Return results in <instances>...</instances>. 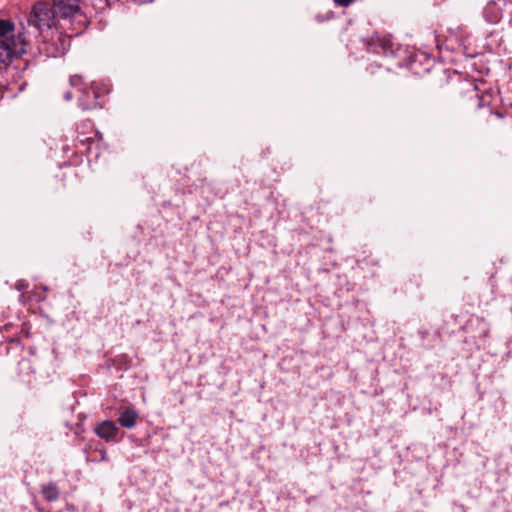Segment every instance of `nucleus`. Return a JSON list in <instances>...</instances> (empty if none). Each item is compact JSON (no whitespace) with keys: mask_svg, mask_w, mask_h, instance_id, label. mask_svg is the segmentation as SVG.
Returning a JSON list of instances; mask_svg holds the SVG:
<instances>
[{"mask_svg":"<svg viewBox=\"0 0 512 512\" xmlns=\"http://www.w3.org/2000/svg\"><path fill=\"white\" fill-rule=\"evenodd\" d=\"M96 0H53V7L60 22L71 26L69 36L79 35L87 27L89 21L83 8L87 4L95 5Z\"/></svg>","mask_w":512,"mask_h":512,"instance_id":"obj_1","label":"nucleus"},{"mask_svg":"<svg viewBox=\"0 0 512 512\" xmlns=\"http://www.w3.org/2000/svg\"><path fill=\"white\" fill-rule=\"evenodd\" d=\"M27 22L28 26L34 27L39 32L49 30L52 27H55L57 30L65 29L56 15L53 5L51 6L46 2H38L33 6Z\"/></svg>","mask_w":512,"mask_h":512,"instance_id":"obj_2","label":"nucleus"},{"mask_svg":"<svg viewBox=\"0 0 512 512\" xmlns=\"http://www.w3.org/2000/svg\"><path fill=\"white\" fill-rule=\"evenodd\" d=\"M29 41L24 30L0 40V69L6 68L14 57L24 54Z\"/></svg>","mask_w":512,"mask_h":512,"instance_id":"obj_3","label":"nucleus"},{"mask_svg":"<svg viewBox=\"0 0 512 512\" xmlns=\"http://www.w3.org/2000/svg\"><path fill=\"white\" fill-rule=\"evenodd\" d=\"M469 36L461 29L450 31L442 46L449 51L467 54Z\"/></svg>","mask_w":512,"mask_h":512,"instance_id":"obj_4","label":"nucleus"},{"mask_svg":"<svg viewBox=\"0 0 512 512\" xmlns=\"http://www.w3.org/2000/svg\"><path fill=\"white\" fill-rule=\"evenodd\" d=\"M467 89L465 90L467 97L475 103V106L479 109L484 110V114L489 115L490 117L501 118L502 115L499 112H494L489 106V95H480L477 91V88L472 83H466Z\"/></svg>","mask_w":512,"mask_h":512,"instance_id":"obj_5","label":"nucleus"},{"mask_svg":"<svg viewBox=\"0 0 512 512\" xmlns=\"http://www.w3.org/2000/svg\"><path fill=\"white\" fill-rule=\"evenodd\" d=\"M100 92L98 87L92 84L90 87H85L82 90V95L79 98V105L83 110L95 109L99 106L98 98Z\"/></svg>","mask_w":512,"mask_h":512,"instance_id":"obj_6","label":"nucleus"},{"mask_svg":"<svg viewBox=\"0 0 512 512\" xmlns=\"http://www.w3.org/2000/svg\"><path fill=\"white\" fill-rule=\"evenodd\" d=\"M94 432L99 438L107 442H114L117 439L119 428L113 421L104 420L94 428Z\"/></svg>","mask_w":512,"mask_h":512,"instance_id":"obj_7","label":"nucleus"},{"mask_svg":"<svg viewBox=\"0 0 512 512\" xmlns=\"http://www.w3.org/2000/svg\"><path fill=\"white\" fill-rule=\"evenodd\" d=\"M370 47L375 53L382 54L384 56H393L395 54L394 43L387 37H377L376 39H372Z\"/></svg>","mask_w":512,"mask_h":512,"instance_id":"obj_8","label":"nucleus"},{"mask_svg":"<svg viewBox=\"0 0 512 512\" xmlns=\"http://www.w3.org/2000/svg\"><path fill=\"white\" fill-rule=\"evenodd\" d=\"M138 418L139 414L134 408L125 407L119 413L118 422L122 427L131 429L136 425Z\"/></svg>","mask_w":512,"mask_h":512,"instance_id":"obj_9","label":"nucleus"},{"mask_svg":"<svg viewBox=\"0 0 512 512\" xmlns=\"http://www.w3.org/2000/svg\"><path fill=\"white\" fill-rule=\"evenodd\" d=\"M23 29L28 37V31L23 25H21L19 29H16L10 20L0 19V40H6L12 34H17L19 31H23Z\"/></svg>","mask_w":512,"mask_h":512,"instance_id":"obj_10","label":"nucleus"},{"mask_svg":"<svg viewBox=\"0 0 512 512\" xmlns=\"http://www.w3.org/2000/svg\"><path fill=\"white\" fill-rule=\"evenodd\" d=\"M41 494L46 501L54 502L60 497V490L54 482H49L41 486Z\"/></svg>","mask_w":512,"mask_h":512,"instance_id":"obj_11","label":"nucleus"},{"mask_svg":"<svg viewBox=\"0 0 512 512\" xmlns=\"http://www.w3.org/2000/svg\"><path fill=\"white\" fill-rule=\"evenodd\" d=\"M484 16L491 23H496L501 18V10L494 1L489 2L484 8Z\"/></svg>","mask_w":512,"mask_h":512,"instance_id":"obj_12","label":"nucleus"},{"mask_svg":"<svg viewBox=\"0 0 512 512\" xmlns=\"http://www.w3.org/2000/svg\"><path fill=\"white\" fill-rule=\"evenodd\" d=\"M93 130V124L90 120H85L83 121L78 127H77V133H78V139L79 141L84 144V143H90L91 141V137L90 136H87V137H81V136H84L88 131H92Z\"/></svg>","mask_w":512,"mask_h":512,"instance_id":"obj_13","label":"nucleus"},{"mask_svg":"<svg viewBox=\"0 0 512 512\" xmlns=\"http://www.w3.org/2000/svg\"><path fill=\"white\" fill-rule=\"evenodd\" d=\"M70 84L73 87H78L80 91H82L85 87L82 81V77L79 75H73L70 77Z\"/></svg>","mask_w":512,"mask_h":512,"instance_id":"obj_14","label":"nucleus"},{"mask_svg":"<svg viewBox=\"0 0 512 512\" xmlns=\"http://www.w3.org/2000/svg\"><path fill=\"white\" fill-rule=\"evenodd\" d=\"M355 0H334V2L338 5V6H342V7H347L349 6L351 3H353Z\"/></svg>","mask_w":512,"mask_h":512,"instance_id":"obj_15","label":"nucleus"},{"mask_svg":"<svg viewBox=\"0 0 512 512\" xmlns=\"http://www.w3.org/2000/svg\"><path fill=\"white\" fill-rule=\"evenodd\" d=\"M63 97H64V99H65L66 101H70V100L72 99V97H73V96H72V93L68 91V92H66V93L64 94V96H63Z\"/></svg>","mask_w":512,"mask_h":512,"instance_id":"obj_16","label":"nucleus"},{"mask_svg":"<svg viewBox=\"0 0 512 512\" xmlns=\"http://www.w3.org/2000/svg\"><path fill=\"white\" fill-rule=\"evenodd\" d=\"M24 287V284L22 282H18L17 288L22 289Z\"/></svg>","mask_w":512,"mask_h":512,"instance_id":"obj_17","label":"nucleus"},{"mask_svg":"<svg viewBox=\"0 0 512 512\" xmlns=\"http://www.w3.org/2000/svg\"><path fill=\"white\" fill-rule=\"evenodd\" d=\"M106 456H107V455H106V452H105V451H103V452H102V460H106Z\"/></svg>","mask_w":512,"mask_h":512,"instance_id":"obj_18","label":"nucleus"}]
</instances>
